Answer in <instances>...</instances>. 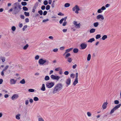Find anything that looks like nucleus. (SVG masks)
Returning a JSON list of instances; mask_svg holds the SVG:
<instances>
[{
    "label": "nucleus",
    "instance_id": "28",
    "mask_svg": "<svg viewBox=\"0 0 121 121\" xmlns=\"http://www.w3.org/2000/svg\"><path fill=\"white\" fill-rule=\"evenodd\" d=\"M107 36L106 35H104L103 36L102 38V39L104 40H105L106 39H107Z\"/></svg>",
    "mask_w": 121,
    "mask_h": 121
},
{
    "label": "nucleus",
    "instance_id": "45",
    "mask_svg": "<svg viewBox=\"0 0 121 121\" xmlns=\"http://www.w3.org/2000/svg\"><path fill=\"white\" fill-rule=\"evenodd\" d=\"M21 4L23 6H26L27 4V3L26 2H22L21 3Z\"/></svg>",
    "mask_w": 121,
    "mask_h": 121
},
{
    "label": "nucleus",
    "instance_id": "7",
    "mask_svg": "<svg viewBox=\"0 0 121 121\" xmlns=\"http://www.w3.org/2000/svg\"><path fill=\"white\" fill-rule=\"evenodd\" d=\"M51 78L53 79L58 81L60 79V77L58 76H55L54 75H52L51 76Z\"/></svg>",
    "mask_w": 121,
    "mask_h": 121
},
{
    "label": "nucleus",
    "instance_id": "5",
    "mask_svg": "<svg viewBox=\"0 0 121 121\" xmlns=\"http://www.w3.org/2000/svg\"><path fill=\"white\" fill-rule=\"evenodd\" d=\"M21 5L19 4L18 3H15L14 4L13 9H18V8L21 9Z\"/></svg>",
    "mask_w": 121,
    "mask_h": 121
},
{
    "label": "nucleus",
    "instance_id": "47",
    "mask_svg": "<svg viewBox=\"0 0 121 121\" xmlns=\"http://www.w3.org/2000/svg\"><path fill=\"white\" fill-rule=\"evenodd\" d=\"M43 4L45 5H47L48 3V2L46 0H45L44 2H43Z\"/></svg>",
    "mask_w": 121,
    "mask_h": 121
},
{
    "label": "nucleus",
    "instance_id": "46",
    "mask_svg": "<svg viewBox=\"0 0 121 121\" xmlns=\"http://www.w3.org/2000/svg\"><path fill=\"white\" fill-rule=\"evenodd\" d=\"M22 8L23 10L24 11H27L28 10V9L25 6L23 7Z\"/></svg>",
    "mask_w": 121,
    "mask_h": 121
},
{
    "label": "nucleus",
    "instance_id": "31",
    "mask_svg": "<svg viewBox=\"0 0 121 121\" xmlns=\"http://www.w3.org/2000/svg\"><path fill=\"white\" fill-rule=\"evenodd\" d=\"M49 77L48 76H45L44 78L46 81H48L49 79Z\"/></svg>",
    "mask_w": 121,
    "mask_h": 121
},
{
    "label": "nucleus",
    "instance_id": "50",
    "mask_svg": "<svg viewBox=\"0 0 121 121\" xmlns=\"http://www.w3.org/2000/svg\"><path fill=\"white\" fill-rule=\"evenodd\" d=\"M69 74V72L67 71H66L64 72V74L66 75H67Z\"/></svg>",
    "mask_w": 121,
    "mask_h": 121
},
{
    "label": "nucleus",
    "instance_id": "58",
    "mask_svg": "<svg viewBox=\"0 0 121 121\" xmlns=\"http://www.w3.org/2000/svg\"><path fill=\"white\" fill-rule=\"evenodd\" d=\"M77 65L76 64H75L74 65H73V69H75Z\"/></svg>",
    "mask_w": 121,
    "mask_h": 121
},
{
    "label": "nucleus",
    "instance_id": "38",
    "mask_svg": "<svg viewBox=\"0 0 121 121\" xmlns=\"http://www.w3.org/2000/svg\"><path fill=\"white\" fill-rule=\"evenodd\" d=\"M34 90L33 89H30L28 90V91L30 92H33L34 91Z\"/></svg>",
    "mask_w": 121,
    "mask_h": 121
},
{
    "label": "nucleus",
    "instance_id": "17",
    "mask_svg": "<svg viewBox=\"0 0 121 121\" xmlns=\"http://www.w3.org/2000/svg\"><path fill=\"white\" fill-rule=\"evenodd\" d=\"M108 103L107 102L104 103L102 105V107L103 109H105L106 108V105Z\"/></svg>",
    "mask_w": 121,
    "mask_h": 121
},
{
    "label": "nucleus",
    "instance_id": "54",
    "mask_svg": "<svg viewBox=\"0 0 121 121\" xmlns=\"http://www.w3.org/2000/svg\"><path fill=\"white\" fill-rule=\"evenodd\" d=\"M100 9L102 10H105L106 8L104 6H103Z\"/></svg>",
    "mask_w": 121,
    "mask_h": 121
},
{
    "label": "nucleus",
    "instance_id": "12",
    "mask_svg": "<svg viewBox=\"0 0 121 121\" xmlns=\"http://www.w3.org/2000/svg\"><path fill=\"white\" fill-rule=\"evenodd\" d=\"M96 18L97 19H99L101 18L102 20H103L104 19V17L103 16L101 15H99L97 16L96 17Z\"/></svg>",
    "mask_w": 121,
    "mask_h": 121
},
{
    "label": "nucleus",
    "instance_id": "48",
    "mask_svg": "<svg viewBox=\"0 0 121 121\" xmlns=\"http://www.w3.org/2000/svg\"><path fill=\"white\" fill-rule=\"evenodd\" d=\"M50 6L49 5H47L46 7V10H49L50 9Z\"/></svg>",
    "mask_w": 121,
    "mask_h": 121
},
{
    "label": "nucleus",
    "instance_id": "25",
    "mask_svg": "<svg viewBox=\"0 0 121 121\" xmlns=\"http://www.w3.org/2000/svg\"><path fill=\"white\" fill-rule=\"evenodd\" d=\"M78 51V49L75 48H74L73 50V52L74 53H77Z\"/></svg>",
    "mask_w": 121,
    "mask_h": 121
},
{
    "label": "nucleus",
    "instance_id": "13",
    "mask_svg": "<svg viewBox=\"0 0 121 121\" xmlns=\"http://www.w3.org/2000/svg\"><path fill=\"white\" fill-rule=\"evenodd\" d=\"M16 82V80H14V79H11L10 80V83L12 84H15Z\"/></svg>",
    "mask_w": 121,
    "mask_h": 121
},
{
    "label": "nucleus",
    "instance_id": "55",
    "mask_svg": "<svg viewBox=\"0 0 121 121\" xmlns=\"http://www.w3.org/2000/svg\"><path fill=\"white\" fill-rule=\"evenodd\" d=\"M29 100H26L25 101V104L26 105H27L29 103Z\"/></svg>",
    "mask_w": 121,
    "mask_h": 121
},
{
    "label": "nucleus",
    "instance_id": "30",
    "mask_svg": "<svg viewBox=\"0 0 121 121\" xmlns=\"http://www.w3.org/2000/svg\"><path fill=\"white\" fill-rule=\"evenodd\" d=\"M72 60L71 58L69 57L67 58V61L69 63L71 62Z\"/></svg>",
    "mask_w": 121,
    "mask_h": 121
},
{
    "label": "nucleus",
    "instance_id": "61",
    "mask_svg": "<svg viewBox=\"0 0 121 121\" xmlns=\"http://www.w3.org/2000/svg\"><path fill=\"white\" fill-rule=\"evenodd\" d=\"M47 13V12L46 11H44L43 13V15H46Z\"/></svg>",
    "mask_w": 121,
    "mask_h": 121
},
{
    "label": "nucleus",
    "instance_id": "11",
    "mask_svg": "<svg viewBox=\"0 0 121 121\" xmlns=\"http://www.w3.org/2000/svg\"><path fill=\"white\" fill-rule=\"evenodd\" d=\"M19 96L17 94H14L12 97L11 99L13 100H15Z\"/></svg>",
    "mask_w": 121,
    "mask_h": 121
},
{
    "label": "nucleus",
    "instance_id": "42",
    "mask_svg": "<svg viewBox=\"0 0 121 121\" xmlns=\"http://www.w3.org/2000/svg\"><path fill=\"white\" fill-rule=\"evenodd\" d=\"M11 29L13 31H14L16 30V27L14 26H13L11 28Z\"/></svg>",
    "mask_w": 121,
    "mask_h": 121
},
{
    "label": "nucleus",
    "instance_id": "35",
    "mask_svg": "<svg viewBox=\"0 0 121 121\" xmlns=\"http://www.w3.org/2000/svg\"><path fill=\"white\" fill-rule=\"evenodd\" d=\"M24 14L26 16H29V12H24Z\"/></svg>",
    "mask_w": 121,
    "mask_h": 121
},
{
    "label": "nucleus",
    "instance_id": "41",
    "mask_svg": "<svg viewBox=\"0 0 121 121\" xmlns=\"http://www.w3.org/2000/svg\"><path fill=\"white\" fill-rule=\"evenodd\" d=\"M34 100L35 101H37L39 100V99L37 97H35L34 98Z\"/></svg>",
    "mask_w": 121,
    "mask_h": 121
},
{
    "label": "nucleus",
    "instance_id": "22",
    "mask_svg": "<svg viewBox=\"0 0 121 121\" xmlns=\"http://www.w3.org/2000/svg\"><path fill=\"white\" fill-rule=\"evenodd\" d=\"M25 81L24 79H22L20 82V83L22 84H25Z\"/></svg>",
    "mask_w": 121,
    "mask_h": 121
},
{
    "label": "nucleus",
    "instance_id": "9",
    "mask_svg": "<svg viewBox=\"0 0 121 121\" xmlns=\"http://www.w3.org/2000/svg\"><path fill=\"white\" fill-rule=\"evenodd\" d=\"M65 83L66 84V87H68L71 84V80L70 78H67L66 80Z\"/></svg>",
    "mask_w": 121,
    "mask_h": 121
},
{
    "label": "nucleus",
    "instance_id": "49",
    "mask_svg": "<svg viewBox=\"0 0 121 121\" xmlns=\"http://www.w3.org/2000/svg\"><path fill=\"white\" fill-rule=\"evenodd\" d=\"M103 11L101 9H99L97 11V12L98 13H102V12Z\"/></svg>",
    "mask_w": 121,
    "mask_h": 121
},
{
    "label": "nucleus",
    "instance_id": "10",
    "mask_svg": "<svg viewBox=\"0 0 121 121\" xmlns=\"http://www.w3.org/2000/svg\"><path fill=\"white\" fill-rule=\"evenodd\" d=\"M80 46L81 47L80 48V49H84L86 48L87 46V45L85 43H83L81 44Z\"/></svg>",
    "mask_w": 121,
    "mask_h": 121
},
{
    "label": "nucleus",
    "instance_id": "26",
    "mask_svg": "<svg viewBox=\"0 0 121 121\" xmlns=\"http://www.w3.org/2000/svg\"><path fill=\"white\" fill-rule=\"evenodd\" d=\"M73 49V48H71L67 49H66L65 51V53H68L70 51Z\"/></svg>",
    "mask_w": 121,
    "mask_h": 121
},
{
    "label": "nucleus",
    "instance_id": "20",
    "mask_svg": "<svg viewBox=\"0 0 121 121\" xmlns=\"http://www.w3.org/2000/svg\"><path fill=\"white\" fill-rule=\"evenodd\" d=\"M39 121H44L43 118L41 116H39L38 118Z\"/></svg>",
    "mask_w": 121,
    "mask_h": 121
},
{
    "label": "nucleus",
    "instance_id": "3",
    "mask_svg": "<svg viewBox=\"0 0 121 121\" xmlns=\"http://www.w3.org/2000/svg\"><path fill=\"white\" fill-rule=\"evenodd\" d=\"M72 9L73 11H74L75 13L76 14L79 13L78 11L80 10L79 7L77 5H75Z\"/></svg>",
    "mask_w": 121,
    "mask_h": 121
},
{
    "label": "nucleus",
    "instance_id": "33",
    "mask_svg": "<svg viewBox=\"0 0 121 121\" xmlns=\"http://www.w3.org/2000/svg\"><path fill=\"white\" fill-rule=\"evenodd\" d=\"M55 0H53L52 1V2L51 4L52 7V8H54L55 7Z\"/></svg>",
    "mask_w": 121,
    "mask_h": 121
},
{
    "label": "nucleus",
    "instance_id": "14",
    "mask_svg": "<svg viewBox=\"0 0 121 121\" xmlns=\"http://www.w3.org/2000/svg\"><path fill=\"white\" fill-rule=\"evenodd\" d=\"M19 10L18 9H13V14H17L19 12Z\"/></svg>",
    "mask_w": 121,
    "mask_h": 121
},
{
    "label": "nucleus",
    "instance_id": "39",
    "mask_svg": "<svg viewBox=\"0 0 121 121\" xmlns=\"http://www.w3.org/2000/svg\"><path fill=\"white\" fill-rule=\"evenodd\" d=\"M101 36L100 35H97L96 36V39H98L100 38Z\"/></svg>",
    "mask_w": 121,
    "mask_h": 121
},
{
    "label": "nucleus",
    "instance_id": "29",
    "mask_svg": "<svg viewBox=\"0 0 121 121\" xmlns=\"http://www.w3.org/2000/svg\"><path fill=\"white\" fill-rule=\"evenodd\" d=\"M91 58V55L90 54H89L87 57V59L88 61H89Z\"/></svg>",
    "mask_w": 121,
    "mask_h": 121
},
{
    "label": "nucleus",
    "instance_id": "63",
    "mask_svg": "<svg viewBox=\"0 0 121 121\" xmlns=\"http://www.w3.org/2000/svg\"><path fill=\"white\" fill-rule=\"evenodd\" d=\"M65 47H62L60 48V50H63L65 49Z\"/></svg>",
    "mask_w": 121,
    "mask_h": 121
},
{
    "label": "nucleus",
    "instance_id": "40",
    "mask_svg": "<svg viewBox=\"0 0 121 121\" xmlns=\"http://www.w3.org/2000/svg\"><path fill=\"white\" fill-rule=\"evenodd\" d=\"M0 59L2 60L3 62H4L5 61V58L4 57H0Z\"/></svg>",
    "mask_w": 121,
    "mask_h": 121
},
{
    "label": "nucleus",
    "instance_id": "44",
    "mask_svg": "<svg viewBox=\"0 0 121 121\" xmlns=\"http://www.w3.org/2000/svg\"><path fill=\"white\" fill-rule=\"evenodd\" d=\"M114 103L115 104H119V101L117 100H115L114 101Z\"/></svg>",
    "mask_w": 121,
    "mask_h": 121
},
{
    "label": "nucleus",
    "instance_id": "59",
    "mask_svg": "<svg viewBox=\"0 0 121 121\" xmlns=\"http://www.w3.org/2000/svg\"><path fill=\"white\" fill-rule=\"evenodd\" d=\"M26 22H29V19L28 18H26L25 20Z\"/></svg>",
    "mask_w": 121,
    "mask_h": 121
},
{
    "label": "nucleus",
    "instance_id": "51",
    "mask_svg": "<svg viewBox=\"0 0 121 121\" xmlns=\"http://www.w3.org/2000/svg\"><path fill=\"white\" fill-rule=\"evenodd\" d=\"M45 6H44V5L42 6L41 7V9L42 10H44V9H45Z\"/></svg>",
    "mask_w": 121,
    "mask_h": 121
},
{
    "label": "nucleus",
    "instance_id": "56",
    "mask_svg": "<svg viewBox=\"0 0 121 121\" xmlns=\"http://www.w3.org/2000/svg\"><path fill=\"white\" fill-rule=\"evenodd\" d=\"M53 51L54 52H56L58 51V49L56 48H55L53 49Z\"/></svg>",
    "mask_w": 121,
    "mask_h": 121
},
{
    "label": "nucleus",
    "instance_id": "52",
    "mask_svg": "<svg viewBox=\"0 0 121 121\" xmlns=\"http://www.w3.org/2000/svg\"><path fill=\"white\" fill-rule=\"evenodd\" d=\"M39 55H37L35 57V59L36 60H37L39 59Z\"/></svg>",
    "mask_w": 121,
    "mask_h": 121
},
{
    "label": "nucleus",
    "instance_id": "16",
    "mask_svg": "<svg viewBox=\"0 0 121 121\" xmlns=\"http://www.w3.org/2000/svg\"><path fill=\"white\" fill-rule=\"evenodd\" d=\"M67 18V17H65L64 18H63L61 19L59 23L60 24H61L63 21L64 20L65 22L66 21V19Z\"/></svg>",
    "mask_w": 121,
    "mask_h": 121
},
{
    "label": "nucleus",
    "instance_id": "27",
    "mask_svg": "<svg viewBox=\"0 0 121 121\" xmlns=\"http://www.w3.org/2000/svg\"><path fill=\"white\" fill-rule=\"evenodd\" d=\"M70 53H67L65 55V59H67V58H68L70 56Z\"/></svg>",
    "mask_w": 121,
    "mask_h": 121
},
{
    "label": "nucleus",
    "instance_id": "15",
    "mask_svg": "<svg viewBox=\"0 0 121 121\" xmlns=\"http://www.w3.org/2000/svg\"><path fill=\"white\" fill-rule=\"evenodd\" d=\"M41 90L43 91H44L45 90V87L44 84H42Z\"/></svg>",
    "mask_w": 121,
    "mask_h": 121
},
{
    "label": "nucleus",
    "instance_id": "2",
    "mask_svg": "<svg viewBox=\"0 0 121 121\" xmlns=\"http://www.w3.org/2000/svg\"><path fill=\"white\" fill-rule=\"evenodd\" d=\"M39 63L40 65H43L45 63V64L48 65L49 63V61L47 59H40L39 60Z\"/></svg>",
    "mask_w": 121,
    "mask_h": 121
},
{
    "label": "nucleus",
    "instance_id": "43",
    "mask_svg": "<svg viewBox=\"0 0 121 121\" xmlns=\"http://www.w3.org/2000/svg\"><path fill=\"white\" fill-rule=\"evenodd\" d=\"M38 13H39L40 15H43V11L42 10H40L38 11Z\"/></svg>",
    "mask_w": 121,
    "mask_h": 121
},
{
    "label": "nucleus",
    "instance_id": "32",
    "mask_svg": "<svg viewBox=\"0 0 121 121\" xmlns=\"http://www.w3.org/2000/svg\"><path fill=\"white\" fill-rule=\"evenodd\" d=\"M29 45L27 44L23 47V49L25 50H26L27 49Z\"/></svg>",
    "mask_w": 121,
    "mask_h": 121
},
{
    "label": "nucleus",
    "instance_id": "36",
    "mask_svg": "<svg viewBox=\"0 0 121 121\" xmlns=\"http://www.w3.org/2000/svg\"><path fill=\"white\" fill-rule=\"evenodd\" d=\"M27 25H26L24 26H23V27L22 28L23 31H25V30H26V29L27 28Z\"/></svg>",
    "mask_w": 121,
    "mask_h": 121
},
{
    "label": "nucleus",
    "instance_id": "21",
    "mask_svg": "<svg viewBox=\"0 0 121 121\" xmlns=\"http://www.w3.org/2000/svg\"><path fill=\"white\" fill-rule=\"evenodd\" d=\"M95 29L94 28H92L90 30V33H93L95 32Z\"/></svg>",
    "mask_w": 121,
    "mask_h": 121
},
{
    "label": "nucleus",
    "instance_id": "37",
    "mask_svg": "<svg viewBox=\"0 0 121 121\" xmlns=\"http://www.w3.org/2000/svg\"><path fill=\"white\" fill-rule=\"evenodd\" d=\"M87 116L88 117H90L91 116V113L89 112H87Z\"/></svg>",
    "mask_w": 121,
    "mask_h": 121
},
{
    "label": "nucleus",
    "instance_id": "18",
    "mask_svg": "<svg viewBox=\"0 0 121 121\" xmlns=\"http://www.w3.org/2000/svg\"><path fill=\"white\" fill-rule=\"evenodd\" d=\"M21 115L20 113L17 114L16 116V118L18 120L20 119V117Z\"/></svg>",
    "mask_w": 121,
    "mask_h": 121
},
{
    "label": "nucleus",
    "instance_id": "1",
    "mask_svg": "<svg viewBox=\"0 0 121 121\" xmlns=\"http://www.w3.org/2000/svg\"><path fill=\"white\" fill-rule=\"evenodd\" d=\"M62 84L61 83H58L54 87L52 91L53 94H55L59 92L63 88Z\"/></svg>",
    "mask_w": 121,
    "mask_h": 121
},
{
    "label": "nucleus",
    "instance_id": "8",
    "mask_svg": "<svg viewBox=\"0 0 121 121\" xmlns=\"http://www.w3.org/2000/svg\"><path fill=\"white\" fill-rule=\"evenodd\" d=\"M73 23L75 25V27L76 28L79 29L80 28V26L81 25L80 23L78 24L77 22L76 21H74Z\"/></svg>",
    "mask_w": 121,
    "mask_h": 121
},
{
    "label": "nucleus",
    "instance_id": "19",
    "mask_svg": "<svg viewBox=\"0 0 121 121\" xmlns=\"http://www.w3.org/2000/svg\"><path fill=\"white\" fill-rule=\"evenodd\" d=\"M95 39H94L93 38H91L89 39L88 41V42H90V43H92L93 41H95Z\"/></svg>",
    "mask_w": 121,
    "mask_h": 121
},
{
    "label": "nucleus",
    "instance_id": "64",
    "mask_svg": "<svg viewBox=\"0 0 121 121\" xmlns=\"http://www.w3.org/2000/svg\"><path fill=\"white\" fill-rule=\"evenodd\" d=\"M19 26L20 28H21L23 26V25L22 23H21L19 24Z\"/></svg>",
    "mask_w": 121,
    "mask_h": 121
},
{
    "label": "nucleus",
    "instance_id": "53",
    "mask_svg": "<svg viewBox=\"0 0 121 121\" xmlns=\"http://www.w3.org/2000/svg\"><path fill=\"white\" fill-rule=\"evenodd\" d=\"M74 74L73 73H72L70 75V77L72 78H74Z\"/></svg>",
    "mask_w": 121,
    "mask_h": 121
},
{
    "label": "nucleus",
    "instance_id": "57",
    "mask_svg": "<svg viewBox=\"0 0 121 121\" xmlns=\"http://www.w3.org/2000/svg\"><path fill=\"white\" fill-rule=\"evenodd\" d=\"M49 20L48 19L43 20L42 22H46L48 21Z\"/></svg>",
    "mask_w": 121,
    "mask_h": 121
},
{
    "label": "nucleus",
    "instance_id": "24",
    "mask_svg": "<svg viewBox=\"0 0 121 121\" xmlns=\"http://www.w3.org/2000/svg\"><path fill=\"white\" fill-rule=\"evenodd\" d=\"M99 25V23L98 22L94 23L93 24L94 26L95 27H97Z\"/></svg>",
    "mask_w": 121,
    "mask_h": 121
},
{
    "label": "nucleus",
    "instance_id": "62",
    "mask_svg": "<svg viewBox=\"0 0 121 121\" xmlns=\"http://www.w3.org/2000/svg\"><path fill=\"white\" fill-rule=\"evenodd\" d=\"M20 18L22 19H24L25 17L24 15H21L20 16Z\"/></svg>",
    "mask_w": 121,
    "mask_h": 121
},
{
    "label": "nucleus",
    "instance_id": "4",
    "mask_svg": "<svg viewBox=\"0 0 121 121\" xmlns=\"http://www.w3.org/2000/svg\"><path fill=\"white\" fill-rule=\"evenodd\" d=\"M121 106V104H120L116 106L114 108L111 110L110 112V113L111 114L113 113L115 110H116L119 108H120Z\"/></svg>",
    "mask_w": 121,
    "mask_h": 121
},
{
    "label": "nucleus",
    "instance_id": "34",
    "mask_svg": "<svg viewBox=\"0 0 121 121\" xmlns=\"http://www.w3.org/2000/svg\"><path fill=\"white\" fill-rule=\"evenodd\" d=\"M70 6V4L69 3H66L65 4V7H69Z\"/></svg>",
    "mask_w": 121,
    "mask_h": 121
},
{
    "label": "nucleus",
    "instance_id": "6",
    "mask_svg": "<svg viewBox=\"0 0 121 121\" xmlns=\"http://www.w3.org/2000/svg\"><path fill=\"white\" fill-rule=\"evenodd\" d=\"M54 85V83L53 82H48L46 83V87L48 88H51L53 87Z\"/></svg>",
    "mask_w": 121,
    "mask_h": 121
},
{
    "label": "nucleus",
    "instance_id": "23",
    "mask_svg": "<svg viewBox=\"0 0 121 121\" xmlns=\"http://www.w3.org/2000/svg\"><path fill=\"white\" fill-rule=\"evenodd\" d=\"M78 82V80L77 79H75V81L73 82V84L74 86Z\"/></svg>",
    "mask_w": 121,
    "mask_h": 121
},
{
    "label": "nucleus",
    "instance_id": "60",
    "mask_svg": "<svg viewBox=\"0 0 121 121\" xmlns=\"http://www.w3.org/2000/svg\"><path fill=\"white\" fill-rule=\"evenodd\" d=\"M78 73H76V79H78Z\"/></svg>",
    "mask_w": 121,
    "mask_h": 121
}]
</instances>
